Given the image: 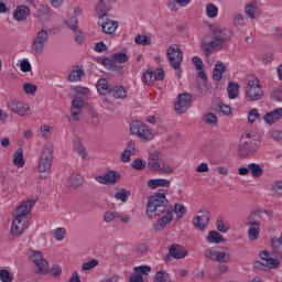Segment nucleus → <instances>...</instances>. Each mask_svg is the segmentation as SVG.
I'll return each mask as SVG.
<instances>
[{"mask_svg":"<svg viewBox=\"0 0 282 282\" xmlns=\"http://www.w3.org/2000/svg\"><path fill=\"white\" fill-rule=\"evenodd\" d=\"M209 29L212 32V41H203L200 43V50L204 52L205 56H210L213 50L217 52L224 50L226 43L232 39V31L230 29L221 28L218 24H209Z\"/></svg>","mask_w":282,"mask_h":282,"instance_id":"f257e3e1","label":"nucleus"},{"mask_svg":"<svg viewBox=\"0 0 282 282\" xmlns=\"http://www.w3.org/2000/svg\"><path fill=\"white\" fill-rule=\"evenodd\" d=\"M169 199H166V189H159L158 193L149 197L147 205V215L149 217H158L166 210Z\"/></svg>","mask_w":282,"mask_h":282,"instance_id":"f03ea898","label":"nucleus"},{"mask_svg":"<svg viewBox=\"0 0 282 282\" xmlns=\"http://www.w3.org/2000/svg\"><path fill=\"white\" fill-rule=\"evenodd\" d=\"M148 167L150 171L162 173L163 175H172V173H175V167L166 162V160L162 159L160 151H154L149 154Z\"/></svg>","mask_w":282,"mask_h":282,"instance_id":"7ed1b4c3","label":"nucleus"},{"mask_svg":"<svg viewBox=\"0 0 282 282\" xmlns=\"http://www.w3.org/2000/svg\"><path fill=\"white\" fill-rule=\"evenodd\" d=\"M245 96L249 102H257V100L263 98V86H261L258 77H247Z\"/></svg>","mask_w":282,"mask_h":282,"instance_id":"20e7f679","label":"nucleus"},{"mask_svg":"<svg viewBox=\"0 0 282 282\" xmlns=\"http://www.w3.org/2000/svg\"><path fill=\"white\" fill-rule=\"evenodd\" d=\"M261 210L252 212L248 218L245 226H249L248 237L250 241H257L259 235L261 234Z\"/></svg>","mask_w":282,"mask_h":282,"instance_id":"39448f33","label":"nucleus"},{"mask_svg":"<svg viewBox=\"0 0 282 282\" xmlns=\"http://www.w3.org/2000/svg\"><path fill=\"white\" fill-rule=\"evenodd\" d=\"M129 62V55L124 52L113 53L110 57H105L101 61V65L106 67V69H110L112 72L121 69L120 65Z\"/></svg>","mask_w":282,"mask_h":282,"instance_id":"423d86ee","label":"nucleus"},{"mask_svg":"<svg viewBox=\"0 0 282 282\" xmlns=\"http://www.w3.org/2000/svg\"><path fill=\"white\" fill-rule=\"evenodd\" d=\"M166 57L172 69L175 72L181 69L182 61H184V53L180 50V45L172 44L169 46Z\"/></svg>","mask_w":282,"mask_h":282,"instance_id":"0eeeda50","label":"nucleus"},{"mask_svg":"<svg viewBox=\"0 0 282 282\" xmlns=\"http://www.w3.org/2000/svg\"><path fill=\"white\" fill-rule=\"evenodd\" d=\"M130 132L132 135H137L139 140H143V142H151L153 140V132L142 121H132Z\"/></svg>","mask_w":282,"mask_h":282,"instance_id":"6e6552de","label":"nucleus"},{"mask_svg":"<svg viewBox=\"0 0 282 282\" xmlns=\"http://www.w3.org/2000/svg\"><path fill=\"white\" fill-rule=\"evenodd\" d=\"M54 150L50 145L44 147L39 159V172L50 173V171L52 170Z\"/></svg>","mask_w":282,"mask_h":282,"instance_id":"1a4fd4ad","label":"nucleus"},{"mask_svg":"<svg viewBox=\"0 0 282 282\" xmlns=\"http://www.w3.org/2000/svg\"><path fill=\"white\" fill-rule=\"evenodd\" d=\"M48 40L50 33H47V31L44 29L40 30L31 44V50L34 52V54H43V50H45V44Z\"/></svg>","mask_w":282,"mask_h":282,"instance_id":"9d476101","label":"nucleus"},{"mask_svg":"<svg viewBox=\"0 0 282 282\" xmlns=\"http://www.w3.org/2000/svg\"><path fill=\"white\" fill-rule=\"evenodd\" d=\"M259 144H261L259 139H241L239 145L240 155L247 158V155L254 154L256 151H259Z\"/></svg>","mask_w":282,"mask_h":282,"instance_id":"9b49d317","label":"nucleus"},{"mask_svg":"<svg viewBox=\"0 0 282 282\" xmlns=\"http://www.w3.org/2000/svg\"><path fill=\"white\" fill-rule=\"evenodd\" d=\"M205 257L209 261H216L217 263H228L230 261V252L219 251L214 248L205 250Z\"/></svg>","mask_w":282,"mask_h":282,"instance_id":"f8f14e48","label":"nucleus"},{"mask_svg":"<svg viewBox=\"0 0 282 282\" xmlns=\"http://www.w3.org/2000/svg\"><path fill=\"white\" fill-rule=\"evenodd\" d=\"M193 102V95L188 93H183L178 95L177 101L174 104V109L176 113H186Z\"/></svg>","mask_w":282,"mask_h":282,"instance_id":"ddd939ff","label":"nucleus"},{"mask_svg":"<svg viewBox=\"0 0 282 282\" xmlns=\"http://www.w3.org/2000/svg\"><path fill=\"white\" fill-rule=\"evenodd\" d=\"M36 202L34 199L24 200L20 204L18 208L13 212V217H18L20 219H26L28 215L32 213V208H34V205Z\"/></svg>","mask_w":282,"mask_h":282,"instance_id":"4468645a","label":"nucleus"},{"mask_svg":"<svg viewBox=\"0 0 282 282\" xmlns=\"http://www.w3.org/2000/svg\"><path fill=\"white\" fill-rule=\"evenodd\" d=\"M28 226H30L28 218L14 217L11 225V235H13V237H21V235L28 230Z\"/></svg>","mask_w":282,"mask_h":282,"instance_id":"2eb2a0df","label":"nucleus"},{"mask_svg":"<svg viewBox=\"0 0 282 282\" xmlns=\"http://www.w3.org/2000/svg\"><path fill=\"white\" fill-rule=\"evenodd\" d=\"M210 223V213L206 209H200L194 218L193 224L198 230H206V226Z\"/></svg>","mask_w":282,"mask_h":282,"instance_id":"dca6fc26","label":"nucleus"},{"mask_svg":"<svg viewBox=\"0 0 282 282\" xmlns=\"http://www.w3.org/2000/svg\"><path fill=\"white\" fill-rule=\"evenodd\" d=\"M120 172L116 171H108L105 175L96 176V182H99V184H106L109 186V184H118L120 182Z\"/></svg>","mask_w":282,"mask_h":282,"instance_id":"f3484780","label":"nucleus"},{"mask_svg":"<svg viewBox=\"0 0 282 282\" xmlns=\"http://www.w3.org/2000/svg\"><path fill=\"white\" fill-rule=\"evenodd\" d=\"M169 254L165 258V261H170L171 257L173 259H184L186 254H188V251L183 246L180 245H172L169 249Z\"/></svg>","mask_w":282,"mask_h":282,"instance_id":"a211bd4d","label":"nucleus"},{"mask_svg":"<svg viewBox=\"0 0 282 282\" xmlns=\"http://www.w3.org/2000/svg\"><path fill=\"white\" fill-rule=\"evenodd\" d=\"M196 87L202 96H206V94H208V76H206V72H198L196 77Z\"/></svg>","mask_w":282,"mask_h":282,"instance_id":"6ab92c4d","label":"nucleus"},{"mask_svg":"<svg viewBox=\"0 0 282 282\" xmlns=\"http://www.w3.org/2000/svg\"><path fill=\"white\" fill-rule=\"evenodd\" d=\"M173 219V208H169L166 215L159 218L154 225L155 232H162V229L166 228L171 220Z\"/></svg>","mask_w":282,"mask_h":282,"instance_id":"aec40b11","label":"nucleus"},{"mask_svg":"<svg viewBox=\"0 0 282 282\" xmlns=\"http://www.w3.org/2000/svg\"><path fill=\"white\" fill-rule=\"evenodd\" d=\"M9 109L17 113V116H28V111H30V106L23 101H12L9 105Z\"/></svg>","mask_w":282,"mask_h":282,"instance_id":"412c9836","label":"nucleus"},{"mask_svg":"<svg viewBox=\"0 0 282 282\" xmlns=\"http://www.w3.org/2000/svg\"><path fill=\"white\" fill-rule=\"evenodd\" d=\"M259 257L262 259V261H264V265H267V268H271V270H274L281 265V261H279L276 258H273L272 253L268 251H261Z\"/></svg>","mask_w":282,"mask_h":282,"instance_id":"4be33fe9","label":"nucleus"},{"mask_svg":"<svg viewBox=\"0 0 282 282\" xmlns=\"http://www.w3.org/2000/svg\"><path fill=\"white\" fill-rule=\"evenodd\" d=\"M111 2L109 0H98L96 6V12L99 14V19L102 20L108 17V13L112 10Z\"/></svg>","mask_w":282,"mask_h":282,"instance_id":"5701e85b","label":"nucleus"},{"mask_svg":"<svg viewBox=\"0 0 282 282\" xmlns=\"http://www.w3.org/2000/svg\"><path fill=\"white\" fill-rule=\"evenodd\" d=\"M155 80H164V72H145L143 73V83L145 85H153Z\"/></svg>","mask_w":282,"mask_h":282,"instance_id":"b1692460","label":"nucleus"},{"mask_svg":"<svg viewBox=\"0 0 282 282\" xmlns=\"http://www.w3.org/2000/svg\"><path fill=\"white\" fill-rule=\"evenodd\" d=\"M30 17V8L28 6L22 4L18 6L14 13H13V19L15 21H25Z\"/></svg>","mask_w":282,"mask_h":282,"instance_id":"393cba45","label":"nucleus"},{"mask_svg":"<svg viewBox=\"0 0 282 282\" xmlns=\"http://www.w3.org/2000/svg\"><path fill=\"white\" fill-rule=\"evenodd\" d=\"M281 118H282V108H278L263 116V120L264 122H267V124H274V122H278V120H281Z\"/></svg>","mask_w":282,"mask_h":282,"instance_id":"a878e982","label":"nucleus"},{"mask_svg":"<svg viewBox=\"0 0 282 282\" xmlns=\"http://www.w3.org/2000/svg\"><path fill=\"white\" fill-rule=\"evenodd\" d=\"M135 153V143L133 141H128L127 149L121 154V162H131V155Z\"/></svg>","mask_w":282,"mask_h":282,"instance_id":"bb28decb","label":"nucleus"},{"mask_svg":"<svg viewBox=\"0 0 282 282\" xmlns=\"http://www.w3.org/2000/svg\"><path fill=\"white\" fill-rule=\"evenodd\" d=\"M148 186L149 188L155 189V188H169V186H171V181L166 180V178H152L148 182Z\"/></svg>","mask_w":282,"mask_h":282,"instance_id":"cd10ccee","label":"nucleus"},{"mask_svg":"<svg viewBox=\"0 0 282 282\" xmlns=\"http://www.w3.org/2000/svg\"><path fill=\"white\" fill-rule=\"evenodd\" d=\"M101 30L105 34H115L118 30V21L107 19L106 22L101 23Z\"/></svg>","mask_w":282,"mask_h":282,"instance_id":"c85d7f7f","label":"nucleus"},{"mask_svg":"<svg viewBox=\"0 0 282 282\" xmlns=\"http://www.w3.org/2000/svg\"><path fill=\"white\" fill-rule=\"evenodd\" d=\"M110 94L112 97L120 100H127L128 97L127 89L123 86H115L110 89Z\"/></svg>","mask_w":282,"mask_h":282,"instance_id":"c756f323","label":"nucleus"},{"mask_svg":"<svg viewBox=\"0 0 282 282\" xmlns=\"http://www.w3.org/2000/svg\"><path fill=\"white\" fill-rule=\"evenodd\" d=\"M207 243H224L226 239L218 231L212 230L207 235Z\"/></svg>","mask_w":282,"mask_h":282,"instance_id":"7c9ffc66","label":"nucleus"},{"mask_svg":"<svg viewBox=\"0 0 282 282\" xmlns=\"http://www.w3.org/2000/svg\"><path fill=\"white\" fill-rule=\"evenodd\" d=\"M34 265L36 274H47V272H50V263L45 258L35 262Z\"/></svg>","mask_w":282,"mask_h":282,"instance_id":"2f4dec72","label":"nucleus"},{"mask_svg":"<svg viewBox=\"0 0 282 282\" xmlns=\"http://www.w3.org/2000/svg\"><path fill=\"white\" fill-rule=\"evenodd\" d=\"M245 12L249 17V19H257L261 15V11L259 10V8H257V6H254L253 2L245 7Z\"/></svg>","mask_w":282,"mask_h":282,"instance_id":"473e14b6","label":"nucleus"},{"mask_svg":"<svg viewBox=\"0 0 282 282\" xmlns=\"http://www.w3.org/2000/svg\"><path fill=\"white\" fill-rule=\"evenodd\" d=\"M51 17L52 14L50 13V7L46 6L42 7V9L37 11L36 19H39L40 23H47Z\"/></svg>","mask_w":282,"mask_h":282,"instance_id":"72a5a7b5","label":"nucleus"},{"mask_svg":"<svg viewBox=\"0 0 282 282\" xmlns=\"http://www.w3.org/2000/svg\"><path fill=\"white\" fill-rule=\"evenodd\" d=\"M249 173L252 177L259 178L263 175V167L259 163H249Z\"/></svg>","mask_w":282,"mask_h":282,"instance_id":"f704fd0d","label":"nucleus"},{"mask_svg":"<svg viewBox=\"0 0 282 282\" xmlns=\"http://www.w3.org/2000/svg\"><path fill=\"white\" fill-rule=\"evenodd\" d=\"M97 90H98V94H100L101 96H106V94L111 93V89H109V83L107 82L106 78H101L98 80Z\"/></svg>","mask_w":282,"mask_h":282,"instance_id":"c9c22d12","label":"nucleus"},{"mask_svg":"<svg viewBox=\"0 0 282 282\" xmlns=\"http://www.w3.org/2000/svg\"><path fill=\"white\" fill-rule=\"evenodd\" d=\"M227 91H228V97L231 100H235V98H237V96H239V84L230 82L227 87Z\"/></svg>","mask_w":282,"mask_h":282,"instance_id":"e433bc0d","label":"nucleus"},{"mask_svg":"<svg viewBox=\"0 0 282 282\" xmlns=\"http://www.w3.org/2000/svg\"><path fill=\"white\" fill-rule=\"evenodd\" d=\"M69 185L73 186V188H76L78 186H82V184L85 182V176L82 174H73L68 178Z\"/></svg>","mask_w":282,"mask_h":282,"instance_id":"4c0bfd02","label":"nucleus"},{"mask_svg":"<svg viewBox=\"0 0 282 282\" xmlns=\"http://www.w3.org/2000/svg\"><path fill=\"white\" fill-rule=\"evenodd\" d=\"M216 227L219 232H228L230 230V224L226 223L224 216L217 218Z\"/></svg>","mask_w":282,"mask_h":282,"instance_id":"58836bf2","label":"nucleus"},{"mask_svg":"<svg viewBox=\"0 0 282 282\" xmlns=\"http://www.w3.org/2000/svg\"><path fill=\"white\" fill-rule=\"evenodd\" d=\"M129 197H131V192L124 188L118 189V192L115 194V199H117V202L124 203L127 199H129Z\"/></svg>","mask_w":282,"mask_h":282,"instance_id":"ea45409f","label":"nucleus"},{"mask_svg":"<svg viewBox=\"0 0 282 282\" xmlns=\"http://www.w3.org/2000/svg\"><path fill=\"white\" fill-rule=\"evenodd\" d=\"M13 163L20 169H23V166H25V160H23V149H18L15 151Z\"/></svg>","mask_w":282,"mask_h":282,"instance_id":"a19ab883","label":"nucleus"},{"mask_svg":"<svg viewBox=\"0 0 282 282\" xmlns=\"http://www.w3.org/2000/svg\"><path fill=\"white\" fill-rule=\"evenodd\" d=\"M270 243H271V248L273 250V254H275V257H281V253H279V249L282 246L281 238L273 236V237H271Z\"/></svg>","mask_w":282,"mask_h":282,"instance_id":"79ce46f5","label":"nucleus"},{"mask_svg":"<svg viewBox=\"0 0 282 282\" xmlns=\"http://www.w3.org/2000/svg\"><path fill=\"white\" fill-rule=\"evenodd\" d=\"M30 261H32L33 264L39 263V261H43V253L41 251L36 250H29L28 252Z\"/></svg>","mask_w":282,"mask_h":282,"instance_id":"37998d69","label":"nucleus"},{"mask_svg":"<svg viewBox=\"0 0 282 282\" xmlns=\"http://www.w3.org/2000/svg\"><path fill=\"white\" fill-rule=\"evenodd\" d=\"M73 144L76 153H78V155H80L83 160H85L87 158V151L85 150L83 143H80V140H75Z\"/></svg>","mask_w":282,"mask_h":282,"instance_id":"c03bdc74","label":"nucleus"},{"mask_svg":"<svg viewBox=\"0 0 282 282\" xmlns=\"http://www.w3.org/2000/svg\"><path fill=\"white\" fill-rule=\"evenodd\" d=\"M217 14H219V9L217 8V6L208 3L206 7V15L208 17V19H215L217 18Z\"/></svg>","mask_w":282,"mask_h":282,"instance_id":"a18cd8bd","label":"nucleus"},{"mask_svg":"<svg viewBox=\"0 0 282 282\" xmlns=\"http://www.w3.org/2000/svg\"><path fill=\"white\" fill-rule=\"evenodd\" d=\"M74 91L76 94V96H78L79 98L83 96L84 98H88L89 94H91V90H89V88L87 87H83V86H76L74 88Z\"/></svg>","mask_w":282,"mask_h":282,"instance_id":"49530a36","label":"nucleus"},{"mask_svg":"<svg viewBox=\"0 0 282 282\" xmlns=\"http://www.w3.org/2000/svg\"><path fill=\"white\" fill-rule=\"evenodd\" d=\"M173 213H175L177 219H182V217H184L186 215V207H184V205L176 203L174 205V209Z\"/></svg>","mask_w":282,"mask_h":282,"instance_id":"de8ad7c7","label":"nucleus"},{"mask_svg":"<svg viewBox=\"0 0 282 282\" xmlns=\"http://www.w3.org/2000/svg\"><path fill=\"white\" fill-rule=\"evenodd\" d=\"M83 116V109L82 108H76L75 106L70 107V118L75 122H78Z\"/></svg>","mask_w":282,"mask_h":282,"instance_id":"09e8293b","label":"nucleus"},{"mask_svg":"<svg viewBox=\"0 0 282 282\" xmlns=\"http://www.w3.org/2000/svg\"><path fill=\"white\" fill-rule=\"evenodd\" d=\"M203 120L205 124H210L212 127L217 124V116L212 112L204 115Z\"/></svg>","mask_w":282,"mask_h":282,"instance_id":"8fccbe9b","label":"nucleus"},{"mask_svg":"<svg viewBox=\"0 0 282 282\" xmlns=\"http://www.w3.org/2000/svg\"><path fill=\"white\" fill-rule=\"evenodd\" d=\"M67 234V230L65 228H56L53 230V237L56 239V241H63L65 239V235Z\"/></svg>","mask_w":282,"mask_h":282,"instance_id":"3c124183","label":"nucleus"},{"mask_svg":"<svg viewBox=\"0 0 282 282\" xmlns=\"http://www.w3.org/2000/svg\"><path fill=\"white\" fill-rule=\"evenodd\" d=\"M132 169H134L135 171H144V169H147V161L142 160V159H135L132 163H131Z\"/></svg>","mask_w":282,"mask_h":282,"instance_id":"603ef678","label":"nucleus"},{"mask_svg":"<svg viewBox=\"0 0 282 282\" xmlns=\"http://www.w3.org/2000/svg\"><path fill=\"white\" fill-rule=\"evenodd\" d=\"M83 76H85V72H70L68 80L69 83H78V80L83 79Z\"/></svg>","mask_w":282,"mask_h":282,"instance_id":"864d4df0","label":"nucleus"},{"mask_svg":"<svg viewBox=\"0 0 282 282\" xmlns=\"http://www.w3.org/2000/svg\"><path fill=\"white\" fill-rule=\"evenodd\" d=\"M65 25L69 28L75 34H78V18H73L70 21H64Z\"/></svg>","mask_w":282,"mask_h":282,"instance_id":"5fc2aeb1","label":"nucleus"},{"mask_svg":"<svg viewBox=\"0 0 282 282\" xmlns=\"http://www.w3.org/2000/svg\"><path fill=\"white\" fill-rule=\"evenodd\" d=\"M271 191L275 197H280V195H282V181H275L271 187Z\"/></svg>","mask_w":282,"mask_h":282,"instance_id":"6e6d98bb","label":"nucleus"},{"mask_svg":"<svg viewBox=\"0 0 282 282\" xmlns=\"http://www.w3.org/2000/svg\"><path fill=\"white\" fill-rule=\"evenodd\" d=\"M134 43H137V45L147 46L151 43V40L147 35H137L134 39Z\"/></svg>","mask_w":282,"mask_h":282,"instance_id":"4d7b16f0","label":"nucleus"},{"mask_svg":"<svg viewBox=\"0 0 282 282\" xmlns=\"http://www.w3.org/2000/svg\"><path fill=\"white\" fill-rule=\"evenodd\" d=\"M260 118L259 110L257 108H253L249 111L248 121L250 124H254Z\"/></svg>","mask_w":282,"mask_h":282,"instance_id":"13d9d810","label":"nucleus"},{"mask_svg":"<svg viewBox=\"0 0 282 282\" xmlns=\"http://www.w3.org/2000/svg\"><path fill=\"white\" fill-rule=\"evenodd\" d=\"M72 107L84 109L85 108V99L83 97L75 96L72 100Z\"/></svg>","mask_w":282,"mask_h":282,"instance_id":"bf43d9fd","label":"nucleus"},{"mask_svg":"<svg viewBox=\"0 0 282 282\" xmlns=\"http://www.w3.org/2000/svg\"><path fill=\"white\" fill-rule=\"evenodd\" d=\"M98 265V260L97 259H91L88 262L83 263L82 270L84 271H89L94 270Z\"/></svg>","mask_w":282,"mask_h":282,"instance_id":"052dcab7","label":"nucleus"},{"mask_svg":"<svg viewBox=\"0 0 282 282\" xmlns=\"http://www.w3.org/2000/svg\"><path fill=\"white\" fill-rule=\"evenodd\" d=\"M192 63L196 67L197 72H204V62L199 58V56L192 57Z\"/></svg>","mask_w":282,"mask_h":282,"instance_id":"680f3d73","label":"nucleus"},{"mask_svg":"<svg viewBox=\"0 0 282 282\" xmlns=\"http://www.w3.org/2000/svg\"><path fill=\"white\" fill-rule=\"evenodd\" d=\"M0 281L2 282H12V274H10V271L6 269L0 270Z\"/></svg>","mask_w":282,"mask_h":282,"instance_id":"e2e57ef3","label":"nucleus"},{"mask_svg":"<svg viewBox=\"0 0 282 282\" xmlns=\"http://www.w3.org/2000/svg\"><path fill=\"white\" fill-rule=\"evenodd\" d=\"M169 279V273L165 271H158L154 276V282H166Z\"/></svg>","mask_w":282,"mask_h":282,"instance_id":"0e129e2a","label":"nucleus"},{"mask_svg":"<svg viewBox=\"0 0 282 282\" xmlns=\"http://www.w3.org/2000/svg\"><path fill=\"white\" fill-rule=\"evenodd\" d=\"M23 89L29 96H34V94H36V85L24 84Z\"/></svg>","mask_w":282,"mask_h":282,"instance_id":"69168bd1","label":"nucleus"},{"mask_svg":"<svg viewBox=\"0 0 282 282\" xmlns=\"http://www.w3.org/2000/svg\"><path fill=\"white\" fill-rule=\"evenodd\" d=\"M134 272L141 276V274H149L151 272V267L149 265H141L134 268Z\"/></svg>","mask_w":282,"mask_h":282,"instance_id":"338daca9","label":"nucleus"},{"mask_svg":"<svg viewBox=\"0 0 282 282\" xmlns=\"http://www.w3.org/2000/svg\"><path fill=\"white\" fill-rule=\"evenodd\" d=\"M272 99L276 100V102H282V91L279 88H274L272 94Z\"/></svg>","mask_w":282,"mask_h":282,"instance_id":"774afa93","label":"nucleus"}]
</instances>
